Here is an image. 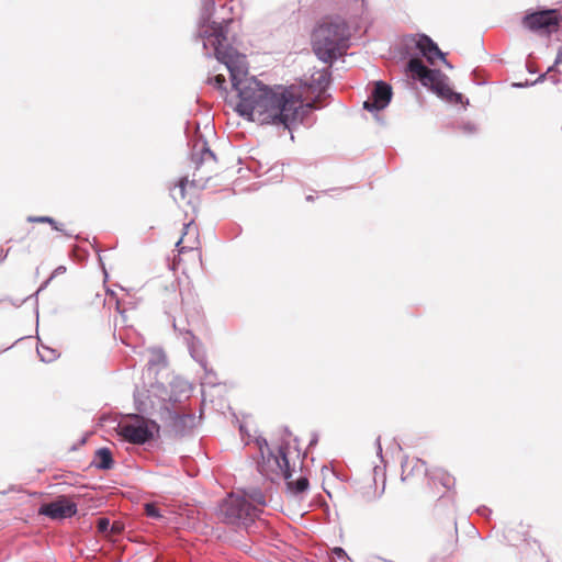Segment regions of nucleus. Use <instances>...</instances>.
<instances>
[{
	"label": "nucleus",
	"mask_w": 562,
	"mask_h": 562,
	"mask_svg": "<svg viewBox=\"0 0 562 562\" xmlns=\"http://www.w3.org/2000/svg\"><path fill=\"white\" fill-rule=\"evenodd\" d=\"M217 60L224 64L229 72L233 89L238 101L235 111L243 117L259 124L282 126L291 131L302 123L304 114L312 104H304L290 88L284 86H267L248 77L246 56L237 50L222 54L217 50Z\"/></svg>",
	"instance_id": "f257e3e1"
},
{
	"label": "nucleus",
	"mask_w": 562,
	"mask_h": 562,
	"mask_svg": "<svg viewBox=\"0 0 562 562\" xmlns=\"http://www.w3.org/2000/svg\"><path fill=\"white\" fill-rule=\"evenodd\" d=\"M214 9V0H203L199 20V37L202 40L205 56L217 59V50L226 54L228 50L236 49L228 44L227 37V27L233 20H223L221 23L211 22Z\"/></svg>",
	"instance_id": "f03ea898"
},
{
	"label": "nucleus",
	"mask_w": 562,
	"mask_h": 562,
	"mask_svg": "<svg viewBox=\"0 0 562 562\" xmlns=\"http://www.w3.org/2000/svg\"><path fill=\"white\" fill-rule=\"evenodd\" d=\"M348 29L345 22H324L312 34V46L317 58L333 63L348 48Z\"/></svg>",
	"instance_id": "7ed1b4c3"
},
{
	"label": "nucleus",
	"mask_w": 562,
	"mask_h": 562,
	"mask_svg": "<svg viewBox=\"0 0 562 562\" xmlns=\"http://www.w3.org/2000/svg\"><path fill=\"white\" fill-rule=\"evenodd\" d=\"M407 70L442 100L452 104L463 102V95L450 88L449 78L440 70L427 68L420 58L412 57L407 63Z\"/></svg>",
	"instance_id": "20e7f679"
},
{
	"label": "nucleus",
	"mask_w": 562,
	"mask_h": 562,
	"mask_svg": "<svg viewBox=\"0 0 562 562\" xmlns=\"http://www.w3.org/2000/svg\"><path fill=\"white\" fill-rule=\"evenodd\" d=\"M256 445L261 456V460L258 462V471L270 481L289 480L291 470L286 456L288 443H281L277 452L271 450L263 437L256 438Z\"/></svg>",
	"instance_id": "39448f33"
},
{
	"label": "nucleus",
	"mask_w": 562,
	"mask_h": 562,
	"mask_svg": "<svg viewBox=\"0 0 562 562\" xmlns=\"http://www.w3.org/2000/svg\"><path fill=\"white\" fill-rule=\"evenodd\" d=\"M260 513L259 507L252 506L245 497L234 494H231L220 505V516L225 524L245 529L251 526Z\"/></svg>",
	"instance_id": "423d86ee"
},
{
	"label": "nucleus",
	"mask_w": 562,
	"mask_h": 562,
	"mask_svg": "<svg viewBox=\"0 0 562 562\" xmlns=\"http://www.w3.org/2000/svg\"><path fill=\"white\" fill-rule=\"evenodd\" d=\"M159 431V425L139 415H132L128 420L117 425V435L133 445H144Z\"/></svg>",
	"instance_id": "0eeeda50"
},
{
	"label": "nucleus",
	"mask_w": 562,
	"mask_h": 562,
	"mask_svg": "<svg viewBox=\"0 0 562 562\" xmlns=\"http://www.w3.org/2000/svg\"><path fill=\"white\" fill-rule=\"evenodd\" d=\"M190 384L179 378H175L170 384L169 389L165 386L162 383H155L150 386L148 391L150 395L158 397L166 409L169 411L168 404H176L182 401V398H187L190 395Z\"/></svg>",
	"instance_id": "6e6552de"
},
{
	"label": "nucleus",
	"mask_w": 562,
	"mask_h": 562,
	"mask_svg": "<svg viewBox=\"0 0 562 562\" xmlns=\"http://www.w3.org/2000/svg\"><path fill=\"white\" fill-rule=\"evenodd\" d=\"M560 22V14L557 10H542L526 14L522 25L532 32L550 34L557 31Z\"/></svg>",
	"instance_id": "1a4fd4ad"
},
{
	"label": "nucleus",
	"mask_w": 562,
	"mask_h": 562,
	"mask_svg": "<svg viewBox=\"0 0 562 562\" xmlns=\"http://www.w3.org/2000/svg\"><path fill=\"white\" fill-rule=\"evenodd\" d=\"M406 41L407 44H414L416 49H418L430 65H435L437 59H441L448 68H452L438 45L429 36L425 34L412 35L407 37Z\"/></svg>",
	"instance_id": "9d476101"
},
{
	"label": "nucleus",
	"mask_w": 562,
	"mask_h": 562,
	"mask_svg": "<svg viewBox=\"0 0 562 562\" xmlns=\"http://www.w3.org/2000/svg\"><path fill=\"white\" fill-rule=\"evenodd\" d=\"M77 510L76 503L69 501L65 496H59L50 503L43 504L40 507L38 513L49 517L50 519L61 520L75 516Z\"/></svg>",
	"instance_id": "9b49d317"
},
{
	"label": "nucleus",
	"mask_w": 562,
	"mask_h": 562,
	"mask_svg": "<svg viewBox=\"0 0 562 562\" xmlns=\"http://www.w3.org/2000/svg\"><path fill=\"white\" fill-rule=\"evenodd\" d=\"M392 87L384 81H376L363 108L370 112L385 109L392 99Z\"/></svg>",
	"instance_id": "f8f14e48"
},
{
	"label": "nucleus",
	"mask_w": 562,
	"mask_h": 562,
	"mask_svg": "<svg viewBox=\"0 0 562 562\" xmlns=\"http://www.w3.org/2000/svg\"><path fill=\"white\" fill-rule=\"evenodd\" d=\"M172 429L179 436L187 435L195 425V416L192 414L170 413Z\"/></svg>",
	"instance_id": "ddd939ff"
},
{
	"label": "nucleus",
	"mask_w": 562,
	"mask_h": 562,
	"mask_svg": "<svg viewBox=\"0 0 562 562\" xmlns=\"http://www.w3.org/2000/svg\"><path fill=\"white\" fill-rule=\"evenodd\" d=\"M192 162L199 168L205 162H214L215 154L209 148L206 143L195 144L191 155Z\"/></svg>",
	"instance_id": "4468645a"
},
{
	"label": "nucleus",
	"mask_w": 562,
	"mask_h": 562,
	"mask_svg": "<svg viewBox=\"0 0 562 562\" xmlns=\"http://www.w3.org/2000/svg\"><path fill=\"white\" fill-rule=\"evenodd\" d=\"M189 338L188 340V349L190 351L191 357L202 367L206 368V357L202 348L200 347L199 341L195 339V337L188 331L187 333Z\"/></svg>",
	"instance_id": "2eb2a0df"
},
{
	"label": "nucleus",
	"mask_w": 562,
	"mask_h": 562,
	"mask_svg": "<svg viewBox=\"0 0 562 562\" xmlns=\"http://www.w3.org/2000/svg\"><path fill=\"white\" fill-rule=\"evenodd\" d=\"M92 464L100 470H110L114 464L111 450L109 448L98 449Z\"/></svg>",
	"instance_id": "dca6fc26"
},
{
	"label": "nucleus",
	"mask_w": 562,
	"mask_h": 562,
	"mask_svg": "<svg viewBox=\"0 0 562 562\" xmlns=\"http://www.w3.org/2000/svg\"><path fill=\"white\" fill-rule=\"evenodd\" d=\"M249 503L251 502L252 506H265L267 504L266 496L261 490L256 487H250L247 491H244V496Z\"/></svg>",
	"instance_id": "f3484780"
},
{
	"label": "nucleus",
	"mask_w": 562,
	"mask_h": 562,
	"mask_svg": "<svg viewBox=\"0 0 562 562\" xmlns=\"http://www.w3.org/2000/svg\"><path fill=\"white\" fill-rule=\"evenodd\" d=\"M183 229H184V232H183V236H182V237H181V238L176 243V248L178 249V252H179V254H182L186 249H190V250H192V249L194 248V244H195V241L193 240V241H192L190 245H188V246H181V244H182V241H183V237H184L186 235H189L191 232H192V233H195V232H194V227H193V222L191 221V222H189V223L184 224V225H183Z\"/></svg>",
	"instance_id": "a211bd4d"
},
{
	"label": "nucleus",
	"mask_w": 562,
	"mask_h": 562,
	"mask_svg": "<svg viewBox=\"0 0 562 562\" xmlns=\"http://www.w3.org/2000/svg\"><path fill=\"white\" fill-rule=\"evenodd\" d=\"M27 222H31V223H44V224H49L52 226L53 229L57 231V232H64L63 229V225L57 223L53 217L50 216H29L27 217Z\"/></svg>",
	"instance_id": "6ab92c4d"
},
{
	"label": "nucleus",
	"mask_w": 562,
	"mask_h": 562,
	"mask_svg": "<svg viewBox=\"0 0 562 562\" xmlns=\"http://www.w3.org/2000/svg\"><path fill=\"white\" fill-rule=\"evenodd\" d=\"M308 485V480L305 476H301L294 482H288V487L296 495L306 492Z\"/></svg>",
	"instance_id": "aec40b11"
},
{
	"label": "nucleus",
	"mask_w": 562,
	"mask_h": 562,
	"mask_svg": "<svg viewBox=\"0 0 562 562\" xmlns=\"http://www.w3.org/2000/svg\"><path fill=\"white\" fill-rule=\"evenodd\" d=\"M432 480L434 483L438 481L443 487L448 490L454 485V479L451 475L445 473L443 471H439L438 473H436Z\"/></svg>",
	"instance_id": "412c9836"
},
{
	"label": "nucleus",
	"mask_w": 562,
	"mask_h": 562,
	"mask_svg": "<svg viewBox=\"0 0 562 562\" xmlns=\"http://www.w3.org/2000/svg\"><path fill=\"white\" fill-rule=\"evenodd\" d=\"M37 353L42 361L50 362L57 358V351L55 349L41 346L37 348Z\"/></svg>",
	"instance_id": "4be33fe9"
},
{
	"label": "nucleus",
	"mask_w": 562,
	"mask_h": 562,
	"mask_svg": "<svg viewBox=\"0 0 562 562\" xmlns=\"http://www.w3.org/2000/svg\"><path fill=\"white\" fill-rule=\"evenodd\" d=\"M97 528L100 532L103 533L108 532L109 530L111 532H116L119 530L114 525H111L108 518L104 517L98 519Z\"/></svg>",
	"instance_id": "5701e85b"
},
{
	"label": "nucleus",
	"mask_w": 562,
	"mask_h": 562,
	"mask_svg": "<svg viewBox=\"0 0 562 562\" xmlns=\"http://www.w3.org/2000/svg\"><path fill=\"white\" fill-rule=\"evenodd\" d=\"M207 82L215 87L216 89L221 90V91H225V77L223 75H216L212 78H209Z\"/></svg>",
	"instance_id": "b1692460"
},
{
	"label": "nucleus",
	"mask_w": 562,
	"mask_h": 562,
	"mask_svg": "<svg viewBox=\"0 0 562 562\" xmlns=\"http://www.w3.org/2000/svg\"><path fill=\"white\" fill-rule=\"evenodd\" d=\"M160 362H165V355L161 350H154L153 358L148 361L149 366H156Z\"/></svg>",
	"instance_id": "393cba45"
},
{
	"label": "nucleus",
	"mask_w": 562,
	"mask_h": 562,
	"mask_svg": "<svg viewBox=\"0 0 562 562\" xmlns=\"http://www.w3.org/2000/svg\"><path fill=\"white\" fill-rule=\"evenodd\" d=\"M65 272H66V267H65V266H58V267L54 270V272L52 273V276L49 277V279H48V280H47V281H46V282L41 286V289H40V290H42L43 288H45V286L48 284V282H49L53 278H55V277H56V276H58V274L65 273Z\"/></svg>",
	"instance_id": "a878e982"
},
{
	"label": "nucleus",
	"mask_w": 562,
	"mask_h": 562,
	"mask_svg": "<svg viewBox=\"0 0 562 562\" xmlns=\"http://www.w3.org/2000/svg\"><path fill=\"white\" fill-rule=\"evenodd\" d=\"M188 180L186 178L181 179L175 190H178V193L181 199H184L186 184Z\"/></svg>",
	"instance_id": "bb28decb"
},
{
	"label": "nucleus",
	"mask_w": 562,
	"mask_h": 562,
	"mask_svg": "<svg viewBox=\"0 0 562 562\" xmlns=\"http://www.w3.org/2000/svg\"><path fill=\"white\" fill-rule=\"evenodd\" d=\"M146 514L149 517H160L161 516L159 514V510L154 505H150V504L146 505Z\"/></svg>",
	"instance_id": "cd10ccee"
},
{
	"label": "nucleus",
	"mask_w": 562,
	"mask_h": 562,
	"mask_svg": "<svg viewBox=\"0 0 562 562\" xmlns=\"http://www.w3.org/2000/svg\"><path fill=\"white\" fill-rule=\"evenodd\" d=\"M562 65V45L559 47L553 66L548 68V71L554 70V67Z\"/></svg>",
	"instance_id": "c85d7f7f"
},
{
	"label": "nucleus",
	"mask_w": 562,
	"mask_h": 562,
	"mask_svg": "<svg viewBox=\"0 0 562 562\" xmlns=\"http://www.w3.org/2000/svg\"><path fill=\"white\" fill-rule=\"evenodd\" d=\"M543 79H544V75H541L540 77H538V79H537V80H535L533 82H531V85H535V83L541 82V81H543ZM528 86H530V83H529L528 81H526V82H524V83H521V82H515V83H513V87H514V88H525V87H528Z\"/></svg>",
	"instance_id": "c756f323"
},
{
	"label": "nucleus",
	"mask_w": 562,
	"mask_h": 562,
	"mask_svg": "<svg viewBox=\"0 0 562 562\" xmlns=\"http://www.w3.org/2000/svg\"><path fill=\"white\" fill-rule=\"evenodd\" d=\"M375 447H376V453L380 458H382V446H381V438L378 437L375 440Z\"/></svg>",
	"instance_id": "7c9ffc66"
},
{
	"label": "nucleus",
	"mask_w": 562,
	"mask_h": 562,
	"mask_svg": "<svg viewBox=\"0 0 562 562\" xmlns=\"http://www.w3.org/2000/svg\"><path fill=\"white\" fill-rule=\"evenodd\" d=\"M8 255H9V249H7V250L1 249L0 250V262L4 261L5 258L8 257Z\"/></svg>",
	"instance_id": "2f4dec72"
},
{
	"label": "nucleus",
	"mask_w": 562,
	"mask_h": 562,
	"mask_svg": "<svg viewBox=\"0 0 562 562\" xmlns=\"http://www.w3.org/2000/svg\"><path fill=\"white\" fill-rule=\"evenodd\" d=\"M334 552H335V554H336L337 557H339V558H340V557L346 555L345 550H344V549H341V548H335V549H334Z\"/></svg>",
	"instance_id": "473e14b6"
},
{
	"label": "nucleus",
	"mask_w": 562,
	"mask_h": 562,
	"mask_svg": "<svg viewBox=\"0 0 562 562\" xmlns=\"http://www.w3.org/2000/svg\"><path fill=\"white\" fill-rule=\"evenodd\" d=\"M317 81L319 85H322L323 82H327L328 80H327L326 74H321Z\"/></svg>",
	"instance_id": "72a5a7b5"
},
{
	"label": "nucleus",
	"mask_w": 562,
	"mask_h": 562,
	"mask_svg": "<svg viewBox=\"0 0 562 562\" xmlns=\"http://www.w3.org/2000/svg\"><path fill=\"white\" fill-rule=\"evenodd\" d=\"M317 440H318L317 436H316V435H314V436H313V438H312V439H311V441H310V446L316 445V443H317Z\"/></svg>",
	"instance_id": "f704fd0d"
},
{
	"label": "nucleus",
	"mask_w": 562,
	"mask_h": 562,
	"mask_svg": "<svg viewBox=\"0 0 562 562\" xmlns=\"http://www.w3.org/2000/svg\"><path fill=\"white\" fill-rule=\"evenodd\" d=\"M464 130L469 131V132H473L475 128L471 124H467V125H464Z\"/></svg>",
	"instance_id": "c9c22d12"
},
{
	"label": "nucleus",
	"mask_w": 562,
	"mask_h": 562,
	"mask_svg": "<svg viewBox=\"0 0 562 562\" xmlns=\"http://www.w3.org/2000/svg\"><path fill=\"white\" fill-rule=\"evenodd\" d=\"M306 200H307V201H312V200H313V196H312V195H307V196H306Z\"/></svg>",
	"instance_id": "e433bc0d"
}]
</instances>
